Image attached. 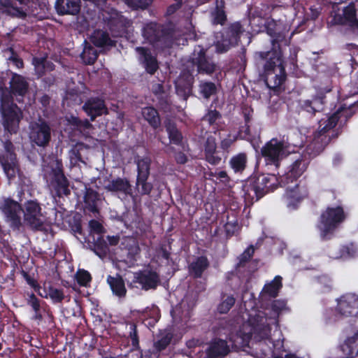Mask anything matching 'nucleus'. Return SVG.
<instances>
[{"mask_svg": "<svg viewBox=\"0 0 358 358\" xmlns=\"http://www.w3.org/2000/svg\"><path fill=\"white\" fill-rule=\"evenodd\" d=\"M283 38L284 36L280 34L275 36L271 41V51L258 52L255 54L256 66L269 88L280 87L286 78L285 66L279 50V42Z\"/></svg>", "mask_w": 358, "mask_h": 358, "instance_id": "f257e3e1", "label": "nucleus"}, {"mask_svg": "<svg viewBox=\"0 0 358 358\" xmlns=\"http://www.w3.org/2000/svg\"><path fill=\"white\" fill-rule=\"evenodd\" d=\"M285 307V301L275 300L272 303L271 313L269 316L265 312H257L249 319L252 326L250 332L243 333L240 331L235 334H231L229 340L232 345L235 346L246 345L252 336L258 341L268 338L271 333L270 326L277 323V318L280 312L284 310Z\"/></svg>", "mask_w": 358, "mask_h": 358, "instance_id": "f03ea898", "label": "nucleus"}, {"mask_svg": "<svg viewBox=\"0 0 358 358\" xmlns=\"http://www.w3.org/2000/svg\"><path fill=\"white\" fill-rule=\"evenodd\" d=\"M342 115L346 118L350 117L352 113L350 108L341 107L327 119L319 121L318 129L314 134L313 141L307 147L309 155L316 156L329 144L331 141L329 132L336 127Z\"/></svg>", "mask_w": 358, "mask_h": 358, "instance_id": "7ed1b4c3", "label": "nucleus"}, {"mask_svg": "<svg viewBox=\"0 0 358 358\" xmlns=\"http://www.w3.org/2000/svg\"><path fill=\"white\" fill-rule=\"evenodd\" d=\"M308 162L303 158L296 159L292 165L291 169L286 177L281 180L284 185H287L286 196L289 201V205L292 204L294 201H299L308 195L306 189L303 192L299 190V185L297 183L289 185L291 178H297L302 175L308 166ZM293 183V180H291Z\"/></svg>", "mask_w": 358, "mask_h": 358, "instance_id": "20e7f679", "label": "nucleus"}, {"mask_svg": "<svg viewBox=\"0 0 358 358\" xmlns=\"http://www.w3.org/2000/svg\"><path fill=\"white\" fill-rule=\"evenodd\" d=\"M90 234L88 241L93 243V250L101 259H112V255L110 252L109 245H112V236H108L107 243L103 238L105 229L103 225L96 220H92L89 222Z\"/></svg>", "mask_w": 358, "mask_h": 358, "instance_id": "39448f33", "label": "nucleus"}, {"mask_svg": "<svg viewBox=\"0 0 358 358\" xmlns=\"http://www.w3.org/2000/svg\"><path fill=\"white\" fill-rule=\"evenodd\" d=\"M29 138L33 147L43 149L49 146L52 139V127L49 122L39 117L29 125Z\"/></svg>", "mask_w": 358, "mask_h": 358, "instance_id": "423d86ee", "label": "nucleus"}, {"mask_svg": "<svg viewBox=\"0 0 358 358\" xmlns=\"http://www.w3.org/2000/svg\"><path fill=\"white\" fill-rule=\"evenodd\" d=\"M22 205L8 196L0 198V211L2 213L6 223L13 231H19L23 227L21 212Z\"/></svg>", "mask_w": 358, "mask_h": 358, "instance_id": "0eeeda50", "label": "nucleus"}, {"mask_svg": "<svg viewBox=\"0 0 358 358\" xmlns=\"http://www.w3.org/2000/svg\"><path fill=\"white\" fill-rule=\"evenodd\" d=\"M50 176V189L55 196L62 198L71 194L70 182L64 175L62 162L57 161L52 167Z\"/></svg>", "mask_w": 358, "mask_h": 358, "instance_id": "6e6552de", "label": "nucleus"}, {"mask_svg": "<svg viewBox=\"0 0 358 358\" xmlns=\"http://www.w3.org/2000/svg\"><path fill=\"white\" fill-rule=\"evenodd\" d=\"M24 220L34 231H42L45 216L42 213L41 203L37 199H29L22 204Z\"/></svg>", "mask_w": 358, "mask_h": 358, "instance_id": "1a4fd4ad", "label": "nucleus"}, {"mask_svg": "<svg viewBox=\"0 0 358 358\" xmlns=\"http://www.w3.org/2000/svg\"><path fill=\"white\" fill-rule=\"evenodd\" d=\"M345 216L342 208H328L321 215L320 222L318 224L322 238H329V235L332 234L338 224L343 222Z\"/></svg>", "mask_w": 358, "mask_h": 358, "instance_id": "9d476101", "label": "nucleus"}, {"mask_svg": "<svg viewBox=\"0 0 358 358\" xmlns=\"http://www.w3.org/2000/svg\"><path fill=\"white\" fill-rule=\"evenodd\" d=\"M36 0H0L3 14L17 19H26L33 10L31 7Z\"/></svg>", "mask_w": 358, "mask_h": 358, "instance_id": "9b49d317", "label": "nucleus"}, {"mask_svg": "<svg viewBox=\"0 0 358 358\" xmlns=\"http://www.w3.org/2000/svg\"><path fill=\"white\" fill-rule=\"evenodd\" d=\"M243 32V27L239 22L231 24L223 31L221 39L216 42V52L224 53L237 45Z\"/></svg>", "mask_w": 358, "mask_h": 358, "instance_id": "f8f14e48", "label": "nucleus"}, {"mask_svg": "<svg viewBox=\"0 0 358 358\" xmlns=\"http://www.w3.org/2000/svg\"><path fill=\"white\" fill-rule=\"evenodd\" d=\"M358 0L351 2L345 6L342 13H334L331 15L329 23L331 24H340L348 26L353 34L358 36V18L357 15L356 6Z\"/></svg>", "mask_w": 358, "mask_h": 358, "instance_id": "ddd939ff", "label": "nucleus"}, {"mask_svg": "<svg viewBox=\"0 0 358 358\" xmlns=\"http://www.w3.org/2000/svg\"><path fill=\"white\" fill-rule=\"evenodd\" d=\"M144 37L157 48H164L170 44V35L160 24L150 23L143 30Z\"/></svg>", "mask_w": 358, "mask_h": 358, "instance_id": "4468645a", "label": "nucleus"}, {"mask_svg": "<svg viewBox=\"0 0 358 358\" xmlns=\"http://www.w3.org/2000/svg\"><path fill=\"white\" fill-rule=\"evenodd\" d=\"M191 59L199 73L212 75L217 69L214 61L206 55V50L200 45L194 48Z\"/></svg>", "mask_w": 358, "mask_h": 358, "instance_id": "2eb2a0df", "label": "nucleus"}, {"mask_svg": "<svg viewBox=\"0 0 358 358\" xmlns=\"http://www.w3.org/2000/svg\"><path fill=\"white\" fill-rule=\"evenodd\" d=\"M2 115V124L5 131L10 134H17L20 122L22 118V112L21 109L17 106L16 108H7L0 110Z\"/></svg>", "mask_w": 358, "mask_h": 358, "instance_id": "dca6fc26", "label": "nucleus"}, {"mask_svg": "<svg viewBox=\"0 0 358 358\" xmlns=\"http://www.w3.org/2000/svg\"><path fill=\"white\" fill-rule=\"evenodd\" d=\"M150 159L143 158L137 162L138 176L136 185L142 194H148L152 189V185L147 182L150 175Z\"/></svg>", "mask_w": 358, "mask_h": 358, "instance_id": "f3484780", "label": "nucleus"}, {"mask_svg": "<svg viewBox=\"0 0 358 358\" xmlns=\"http://www.w3.org/2000/svg\"><path fill=\"white\" fill-rule=\"evenodd\" d=\"M285 148L286 145L283 141H279L276 138H272L262 147L261 152L266 162L272 163L277 166Z\"/></svg>", "mask_w": 358, "mask_h": 358, "instance_id": "a211bd4d", "label": "nucleus"}, {"mask_svg": "<svg viewBox=\"0 0 358 358\" xmlns=\"http://www.w3.org/2000/svg\"><path fill=\"white\" fill-rule=\"evenodd\" d=\"M269 190L258 177L250 178L243 186L246 198L252 201H258Z\"/></svg>", "mask_w": 358, "mask_h": 358, "instance_id": "6ab92c4d", "label": "nucleus"}, {"mask_svg": "<svg viewBox=\"0 0 358 358\" xmlns=\"http://www.w3.org/2000/svg\"><path fill=\"white\" fill-rule=\"evenodd\" d=\"M82 108L92 122L94 121L97 117L108 113L104 100L99 97L87 99Z\"/></svg>", "mask_w": 358, "mask_h": 358, "instance_id": "aec40b11", "label": "nucleus"}, {"mask_svg": "<svg viewBox=\"0 0 358 358\" xmlns=\"http://www.w3.org/2000/svg\"><path fill=\"white\" fill-rule=\"evenodd\" d=\"M230 352V345L227 341L215 338L208 344L203 358H224Z\"/></svg>", "mask_w": 358, "mask_h": 358, "instance_id": "412c9836", "label": "nucleus"}, {"mask_svg": "<svg viewBox=\"0 0 358 358\" xmlns=\"http://www.w3.org/2000/svg\"><path fill=\"white\" fill-rule=\"evenodd\" d=\"M337 311L343 316H355L358 314V296L348 294L338 300Z\"/></svg>", "mask_w": 358, "mask_h": 358, "instance_id": "4be33fe9", "label": "nucleus"}, {"mask_svg": "<svg viewBox=\"0 0 358 358\" xmlns=\"http://www.w3.org/2000/svg\"><path fill=\"white\" fill-rule=\"evenodd\" d=\"M10 92L16 97L24 98L29 92V84L27 78L17 73H13L12 77L9 81V88Z\"/></svg>", "mask_w": 358, "mask_h": 358, "instance_id": "5701e85b", "label": "nucleus"}, {"mask_svg": "<svg viewBox=\"0 0 358 358\" xmlns=\"http://www.w3.org/2000/svg\"><path fill=\"white\" fill-rule=\"evenodd\" d=\"M0 164L8 180H13L20 172L17 155H0Z\"/></svg>", "mask_w": 358, "mask_h": 358, "instance_id": "b1692460", "label": "nucleus"}, {"mask_svg": "<svg viewBox=\"0 0 358 358\" xmlns=\"http://www.w3.org/2000/svg\"><path fill=\"white\" fill-rule=\"evenodd\" d=\"M80 0H56L55 8L59 15H76L80 11Z\"/></svg>", "mask_w": 358, "mask_h": 358, "instance_id": "393cba45", "label": "nucleus"}, {"mask_svg": "<svg viewBox=\"0 0 358 358\" xmlns=\"http://www.w3.org/2000/svg\"><path fill=\"white\" fill-rule=\"evenodd\" d=\"M325 95L320 92L311 99L303 101L301 103V108L308 113L315 115L317 112H321L324 109Z\"/></svg>", "mask_w": 358, "mask_h": 358, "instance_id": "a878e982", "label": "nucleus"}, {"mask_svg": "<svg viewBox=\"0 0 358 358\" xmlns=\"http://www.w3.org/2000/svg\"><path fill=\"white\" fill-rule=\"evenodd\" d=\"M138 282L146 290L155 289L159 282L158 274L152 271H143L137 277Z\"/></svg>", "mask_w": 358, "mask_h": 358, "instance_id": "bb28decb", "label": "nucleus"}, {"mask_svg": "<svg viewBox=\"0 0 358 358\" xmlns=\"http://www.w3.org/2000/svg\"><path fill=\"white\" fill-rule=\"evenodd\" d=\"M136 51L140 55V59L144 64L146 71L153 74L158 69L157 62L155 57H153L150 51L145 48L138 47Z\"/></svg>", "mask_w": 358, "mask_h": 358, "instance_id": "cd10ccee", "label": "nucleus"}, {"mask_svg": "<svg viewBox=\"0 0 358 358\" xmlns=\"http://www.w3.org/2000/svg\"><path fill=\"white\" fill-rule=\"evenodd\" d=\"M113 193L121 199H126L132 194L131 186L126 178H117L113 180Z\"/></svg>", "mask_w": 358, "mask_h": 358, "instance_id": "c85d7f7f", "label": "nucleus"}, {"mask_svg": "<svg viewBox=\"0 0 358 358\" xmlns=\"http://www.w3.org/2000/svg\"><path fill=\"white\" fill-rule=\"evenodd\" d=\"M99 194L92 188H86L84 196L85 208L91 213H98V203L100 201Z\"/></svg>", "mask_w": 358, "mask_h": 358, "instance_id": "c756f323", "label": "nucleus"}, {"mask_svg": "<svg viewBox=\"0 0 358 358\" xmlns=\"http://www.w3.org/2000/svg\"><path fill=\"white\" fill-rule=\"evenodd\" d=\"M39 296L45 299L49 297L53 303H60L65 298L63 289H59L52 285L44 287L43 292L39 293Z\"/></svg>", "mask_w": 358, "mask_h": 358, "instance_id": "7c9ffc66", "label": "nucleus"}, {"mask_svg": "<svg viewBox=\"0 0 358 358\" xmlns=\"http://www.w3.org/2000/svg\"><path fill=\"white\" fill-rule=\"evenodd\" d=\"M92 43L98 48L112 46V39L107 31L101 29H96L92 34L90 38Z\"/></svg>", "mask_w": 358, "mask_h": 358, "instance_id": "2f4dec72", "label": "nucleus"}, {"mask_svg": "<svg viewBox=\"0 0 358 358\" xmlns=\"http://www.w3.org/2000/svg\"><path fill=\"white\" fill-rule=\"evenodd\" d=\"M204 146L206 160L212 164H219L221 158L215 155L217 148L215 138L213 136H208Z\"/></svg>", "mask_w": 358, "mask_h": 358, "instance_id": "473e14b6", "label": "nucleus"}, {"mask_svg": "<svg viewBox=\"0 0 358 358\" xmlns=\"http://www.w3.org/2000/svg\"><path fill=\"white\" fill-rule=\"evenodd\" d=\"M83 45L84 48L80 54V59L85 64L92 65L96 62L99 53L96 49L86 40L84 41Z\"/></svg>", "mask_w": 358, "mask_h": 358, "instance_id": "72a5a7b5", "label": "nucleus"}, {"mask_svg": "<svg viewBox=\"0 0 358 358\" xmlns=\"http://www.w3.org/2000/svg\"><path fill=\"white\" fill-rule=\"evenodd\" d=\"M211 22L213 24L223 25L227 20V15L224 10V3L222 0L215 1V6L210 11Z\"/></svg>", "mask_w": 358, "mask_h": 358, "instance_id": "f704fd0d", "label": "nucleus"}, {"mask_svg": "<svg viewBox=\"0 0 358 358\" xmlns=\"http://www.w3.org/2000/svg\"><path fill=\"white\" fill-rule=\"evenodd\" d=\"M141 114L143 118L154 129L158 128L161 124V120L157 110L153 107H145L142 108Z\"/></svg>", "mask_w": 358, "mask_h": 358, "instance_id": "c9c22d12", "label": "nucleus"}, {"mask_svg": "<svg viewBox=\"0 0 358 358\" xmlns=\"http://www.w3.org/2000/svg\"><path fill=\"white\" fill-rule=\"evenodd\" d=\"M15 96L6 87H0V110L7 108H16L17 105L14 103Z\"/></svg>", "mask_w": 358, "mask_h": 358, "instance_id": "e433bc0d", "label": "nucleus"}, {"mask_svg": "<svg viewBox=\"0 0 358 358\" xmlns=\"http://www.w3.org/2000/svg\"><path fill=\"white\" fill-rule=\"evenodd\" d=\"M122 248L127 252V256L131 259H135L138 255L140 248L137 241L133 237H125L121 243Z\"/></svg>", "mask_w": 358, "mask_h": 358, "instance_id": "4c0bfd02", "label": "nucleus"}, {"mask_svg": "<svg viewBox=\"0 0 358 358\" xmlns=\"http://www.w3.org/2000/svg\"><path fill=\"white\" fill-rule=\"evenodd\" d=\"M208 266L209 262L207 258L205 257H199L190 264L189 266V272L194 278H199Z\"/></svg>", "mask_w": 358, "mask_h": 358, "instance_id": "58836bf2", "label": "nucleus"}, {"mask_svg": "<svg viewBox=\"0 0 358 358\" xmlns=\"http://www.w3.org/2000/svg\"><path fill=\"white\" fill-rule=\"evenodd\" d=\"M282 278L280 276H276L273 281L270 283L265 285L261 296L263 298L266 294H268L271 297H275L278 295V291L282 287Z\"/></svg>", "mask_w": 358, "mask_h": 358, "instance_id": "ea45409f", "label": "nucleus"}, {"mask_svg": "<svg viewBox=\"0 0 358 358\" xmlns=\"http://www.w3.org/2000/svg\"><path fill=\"white\" fill-rule=\"evenodd\" d=\"M129 21L126 17L113 10V27H115L117 29V34L113 33V36H122L124 34L126 28L129 26Z\"/></svg>", "mask_w": 358, "mask_h": 358, "instance_id": "a19ab883", "label": "nucleus"}, {"mask_svg": "<svg viewBox=\"0 0 358 358\" xmlns=\"http://www.w3.org/2000/svg\"><path fill=\"white\" fill-rule=\"evenodd\" d=\"M152 92L157 96L161 107L166 108L169 105L168 94L165 92L162 83H152Z\"/></svg>", "mask_w": 358, "mask_h": 358, "instance_id": "79ce46f5", "label": "nucleus"}, {"mask_svg": "<svg viewBox=\"0 0 358 358\" xmlns=\"http://www.w3.org/2000/svg\"><path fill=\"white\" fill-rule=\"evenodd\" d=\"M164 124L169 134L170 141L174 144H179L182 140V135L177 129L176 124L169 120H166Z\"/></svg>", "mask_w": 358, "mask_h": 358, "instance_id": "37998d69", "label": "nucleus"}, {"mask_svg": "<svg viewBox=\"0 0 358 358\" xmlns=\"http://www.w3.org/2000/svg\"><path fill=\"white\" fill-rule=\"evenodd\" d=\"M75 278L77 283L81 287H88L92 280V275L87 271L85 269L79 268L76 275Z\"/></svg>", "mask_w": 358, "mask_h": 358, "instance_id": "c03bdc74", "label": "nucleus"}, {"mask_svg": "<svg viewBox=\"0 0 358 358\" xmlns=\"http://www.w3.org/2000/svg\"><path fill=\"white\" fill-rule=\"evenodd\" d=\"M199 90L203 98L208 99L217 92V87L212 82H201L199 85Z\"/></svg>", "mask_w": 358, "mask_h": 358, "instance_id": "a18cd8bd", "label": "nucleus"}, {"mask_svg": "<svg viewBox=\"0 0 358 358\" xmlns=\"http://www.w3.org/2000/svg\"><path fill=\"white\" fill-rule=\"evenodd\" d=\"M47 58L45 57H34L32 58V64L34 66L36 74L38 77H41L45 72Z\"/></svg>", "mask_w": 358, "mask_h": 358, "instance_id": "49530a36", "label": "nucleus"}, {"mask_svg": "<svg viewBox=\"0 0 358 358\" xmlns=\"http://www.w3.org/2000/svg\"><path fill=\"white\" fill-rule=\"evenodd\" d=\"M113 294L118 297H124L127 293V289L124 286V282L122 278L120 275H117L116 278H113Z\"/></svg>", "mask_w": 358, "mask_h": 358, "instance_id": "de8ad7c7", "label": "nucleus"}, {"mask_svg": "<svg viewBox=\"0 0 358 358\" xmlns=\"http://www.w3.org/2000/svg\"><path fill=\"white\" fill-rule=\"evenodd\" d=\"M247 157L245 154H239L231 159V165L236 172L242 171L245 167Z\"/></svg>", "mask_w": 358, "mask_h": 358, "instance_id": "09e8293b", "label": "nucleus"}, {"mask_svg": "<svg viewBox=\"0 0 358 358\" xmlns=\"http://www.w3.org/2000/svg\"><path fill=\"white\" fill-rule=\"evenodd\" d=\"M21 274L27 285H29L30 287H31L39 295V293L41 292V286L38 282L37 279L35 278L34 274L33 273L31 275L24 270L21 271Z\"/></svg>", "mask_w": 358, "mask_h": 358, "instance_id": "8fccbe9b", "label": "nucleus"}, {"mask_svg": "<svg viewBox=\"0 0 358 358\" xmlns=\"http://www.w3.org/2000/svg\"><path fill=\"white\" fill-rule=\"evenodd\" d=\"M70 124L77 130L85 131L92 127V124L87 119H80L78 117H71Z\"/></svg>", "mask_w": 358, "mask_h": 358, "instance_id": "3c124183", "label": "nucleus"}, {"mask_svg": "<svg viewBox=\"0 0 358 358\" xmlns=\"http://www.w3.org/2000/svg\"><path fill=\"white\" fill-rule=\"evenodd\" d=\"M235 301L233 296L224 295L222 301L218 306V311L220 313H227L234 305Z\"/></svg>", "mask_w": 358, "mask_h": 358, "instance_id": "603ef678", "label": "nucleus"}, {"mask_svg": "<svg viewBox=\"0 0 358 358\" xmlns=\"http://www.w3.org/2000/svg\"><path fill=\"white\" fill-rule=\"evenodd\" d=\"M255 252V248L252 245L248 247L239 257V262L237 264L236 268L240 271L241 268L244 267L245 264L250 259Z\"/></svg>", "mask_w": 358, "mask_h": 358, "instance_id": "864d4df0", "label": "nucleus"}, {"mask_svg": "<svg viewBox=\"0 0 358 358\" xmlns=\"http://www.w3.org/2000/svg\"><path fill=\"white\" fill-rule=\"evenodd\" d=\"M129 7L134 9H145L152 2V0H123Z\"/></svg>", "mask_w": 358, "mask_h": 358, "instance_id": "5fc2aeb1", "label": "nucleus"}, {"mask_svg": "<svg viewBox=\"0 0 358 358\" xmlns=\"http://www.w3.org/2000/svg\"><path fill=\"white\" fill-rule=\"evenodd\" d=\"M172 336L169 334H166L162 336L160 338L155 341L154 347L157 351H162L164 350L167 345L170 343Z\"/></svg>", "mask_w": 358, "mask_h": 358, "instance_id": "6e6d98bb", "label": "nucleus"}, {"mask_svg": "<svg viewBox=\"0 0 358 358\" xmlns=\"http://www.w3.org/2000/svg\"><path fill=\"white\" fill-rule=\"evenodd\" d=\"M221 118V114L216 110H210L203 117V121H206L209 124L213 125Z\"/></svg>", "mask_w": 358, "mask_h": 358, "instance_id": "4d7b16f0", "label": "nucleus"}, {"mask_svg": "<svg viewBox=\"0 0 358 358\" xmlns=\"http://www.w3.org/2000/svg\"><path fill=\"white\" fill-rule=\"evenodd\" d=\"M126 328L129 331V338L131 341L133 347L137 348L138 346L139 341L136 325L134 324H127Z\"/></svg>", "mask_w": 358, "mask_h": 358, "instance_id": "13d9d810", "label": "nucleus"}, {"mask_svg": "<svg viewBox=\"0 0 358 358\" xmlns=\"http://www.w3.org/2000/svg\"><path fill=\"white\" fill-rule=\"evenodd\" d=\"M27 305L31 306L33 310H38L41 308V301L34 293H31L28 295Z\"/></svg>", "mask_w": 358, "mask_h": 358, "instance_id": "bf43d9fd", "label": "nucleus"}, {"mask_svg": "<svg viewBox=\"0 0 358 358\" xmlns=\"http://www.w3.org/2000/svg\"><path fill=\"white\" fill-rule=\"evenodd\" d=\"M9 50L11 52V55L9 57V60L12 62V63L18 69H22L24 67V62L22 58L19 57L17 53L13 50V48H10Z\"/></svg>", "mask_w": 358, "mask_h": 358, "instance_id": "052dcab7", "label": "nucleus"}, {"mask_svg": "<svg viewBox=\"0 0 358 358\" xmlns=\"http://www.w3.org/2000/svg\"><path fill=\"white\" fill-rule=\"evenodd\" d=\"M52 213L54 214V217H49L50 221L57 224H59L64 221V212L58 210L56 208L51 209Z\"/></svg>", "mask_w": 358, "mask_h": 358, "instance_id": "680f3d73", "label": "nucleus"}, {"mask_svg": "<svg viewBox=\"0 0 358 358\" xmlns=\"http://www.w3.org/2000/svg\"><path fill=\"white\" fill-rule=\"evenodd\" d=\"M257 177L263 180V182L268 189H273L275 185L274 181L276 180V178L274 175H260Z\"/></svg>", "mask_w": 358, "mask_h": 358, "instance_id": "e2e57ef3", "label": "nucleus"}, {"mask_svg": "<svg viewBox=\"0 0 358 358\" xmlns=\"http://www.w3.org/2000/svg\"><path fill=\"white\" fill-rule=\"evenodd\" d=\"M3 148L4 152L0 153V155L8 156L9 154L11 155H16V153L15 152L14 145L13 144L10 140H6L3 142Z\"/></svg>", "mask_w": 358, "mask_h": 358, "instance_id": "0e129e2a", "label": "nucleus"}, {"mask_svg": "<svg viewBox=\"0 0 358 358\" xmlns=\"http://www.w3.org/2000/svg\"><path fill=\"white\" fill-rule=\"evenodd\" d=\"M356 249L353 247V245L343 247L341 250V255L340 257H354L356 254Z\"/></svg>", "mask_w": 358, "mask_h": 358, "instance_id": "69168bd1", "label": "nucleus"}, {"mask_svg": "<svg viewBox=\"0 0 358 358\" xmlns=\"http://www.w3.org/2000/svg\"><path fill=\"white\" fill-rule=\"evenodd\" d=\"M238 228L236 222H227L225 224L226 231L228 234H234L236 230Z\"/></svg>", "mask_w": 358, "mask_h": 358, "instance_id": "338daca9", "label": "nucleus"}, {"mask_svg": "<svg viewBox=\"0 0 358 358\" xmlns=\"http://www.w3.org/2000/svg\"><path fill=\"white\" fill-rule=\"evenodd\" d=\"M117 113V122L115 123L116 130L122 129L124 126V113L121 111H116Z\"/></svg>", "mask_w": 358, "mask_h": 358, "instance_id": "774afa93", "label": "nucleus"}]
</instances>
